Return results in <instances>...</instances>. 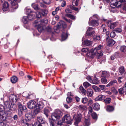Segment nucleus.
<instances>
[{
	"instance_id": "nucleus-1",
	"label": "nucleus",
	"mask_w": 126,
	"mask_h": 126,
	"mask_svg": "<svg viewBox=\"0 0 126 126\" xmlns=\"http://www.w3.org/2000/svg\"><path fill=\"white\" fill-rule=\"evenodd\" d=\"M101 47H102V46L100 45L94 49H92L91 51L87 54V55L89 58H92L96 55L97 58L99 60L98 61L100 63H101L102 61L103 62H105V58H101L103 55L102 52L101 50Z\"/></svg>"
},
{
	"instance_id": "nucleus-2",
	"label": "nucleus",
	"mask_w": 126,
	"mask_h": 126,
	"mask_svg": "<svg viewBox=\"0 0 126 126\" xmlns=\"http://www.w3.org/2000/svg\"><path fill=\"white\" fill-rule=\"evenodd\" d=\"M62 114V113L59 110H56L52 114L51 118L49 119L51 126H57L56 121L60 119Z\"/></svg>"
},
{
	"instance_id": "nucleus-3",
	"label": "nucleus",
	"mask_w": 126,
	"mask_h": 126,
	"mask_svg": "<svg viewBox=\"0 0 126 126\" xmlns=\"http://www.w3.org/2000/svg\"><path fill=\"white\" fill-rule=\"evenodd\" d=\"M6 107L0 105V121H4L6 119L5 112L7 111Z\"/></svg>"
},
{
	"instance_id": "nucleus-4",
	"label": "nucleus",
	"mask_w": 126,
	"mask_h": 126,
	"mask_svg": "<svg viewBox=\"0 0 126 126\" xmlns=\"http://www.w3.org/2000/svg\"><path fill=\"white\" fill-rule=\"evenodd\" d=\"M73 118L75 119V121L74 122L75 125L76 126H78V124L80 121L81 118V115L78 114L77 113H73Z\"/></svg>"
},
{
	"instance_id": "nucleus-5",
	"label": "nucleus",
	"mask_w": 126,
	"mask_h": 126,
	"mask_svg": "<svg viewBox=\"0 0 126 126\" xmlns=\"http://www.w3.org/2000/svg\"><path fill=\"white\" fill-rule=\"evenodd\" d=\"M110 5L111 7H114L117 6L118 8L121 7V3L117 0H112L110 3Z\"/></svg>"
},
{
	"instance_id": "nucleus-6",
	"label": "nucleus",
	"mask_w": 126,
	"mask_h": 126,
	"mask_svg": "<svg viewBox=\"0 0 126 126\" xmlns=\"http://www.w3.org/2000/svg\"><path fill=\"white\" fill-rule=\"evenodd\" d=\"M21 0H8L9 3H10L13 8L15 9L17 8L18 5L17 4V2H19Z\"/></svg>"
},
{
	"instance_id": "nucleus-7",
	"label": "nucleus",
	"mask_w": 126,
	"mask_h": 126,
	"mask_svg": "<svg viewBox=\"0 0 126 126\" xmlns=\"http://www.w3.org/2000/svg\"><path fill=\"white\" fill-rule=\"evenodd\" d=\"M63 120L64 122L68 124H71L72 122V120H71V117L70 115L66 114L65 115L63 118Z\"/></svg>"
},
{
	"instance_id": "nucleus-8",
	"label": "nucleus",
	"mask_w": 126,
	"mask_h": 126,
	"mask_svg": "<svg viewBox=\"0 0 126 126\" xmlns=\"http://www.w3.org/2000/svg\"><path fill=\"white\" fill-rule=\"evenodd\" d=\"M92 18L90 17L89 22V24L90 26H96L98 25L99 23L98 19L95 20L94 19L91 20Z\"/></svg>"
},
{
	"instance_id": "nucleus-9",
	"label": "nucleus",
	"mask_w": 126,
	"mask_h": 126,
	"mask_svg": "<svg viewBox=\"0 0 126 126\" xmlns=\"http://www.w3.org/2000/svg\"><path fill=\"white\" fill-rule=\"evenodd\" d=\"M44 22V20H41L40 23V22L39 21V23H41V24L38 25L37 29L39 32H41L46 28V26H44L43 23Z\"/></svg>"
},
{
	"instance_id": "nucleus-10",
	"label": "nucleus",
	"mask_w": 126,
	"mask_h": 126,
	"mask_svg": "<svg viewBox=\"0 0 126 126\" xmlns=\"http://www.w3.org/2000/svg\"><path fill=\"white\" fill-rule=\"evenodd\" d=\"M36 103L34 101L31 100L27 103L28 107L30 109H32L35 108L36 107Z\"/></svg>"
},
{
	"instance_id": "nucleus-11",
	"label": "nucleus",
	"mask_w": 126,
	"mask_h": 126,
	"mask_svg": "<svg viewBox=\"0 0 126 126\" xmlns=\"http://www.w3.org/2000/svg\"><path fill=\"white\" fill-rule=\"evenodd\" d=\"M107 24L109 27L111 29H113L116 27L117 24V23L116 22H111L110 21H108L107 22Z\"/></svg>"
},
{
	"instance_id": "nucleus-12",
	"label": "nucleus",
	"mask_w": 126,
	"mask_h": 126,
	"mask_svg": "<svg viewBox=\"0 0 126 126\" xmlns=\"http://www.w3.org/2000/svg\"><path fill=\"white\" fill-rule=\"evenodd\" d=\"M106 41L107 45L110 46L113 45L115 43V41L112 39H110L109 36L106 39Z\"/></svg>"
},
{
	"instance_id": "nucleus-13",
	"label": "nucleus",
	"mask_w": 126,
	"mask_h": 126,
	"mask_svg": "<svg viewBox=\"0 0 126 126\" xmlns=\"http://www.w3.org/2000/svg\"><path fill=\"white\" fill-rule=\"evenodd\" d=\"M33 13L34 14L36 15V17L37 18H40L42 16H44L45 14L44 12H37L36 13L35 12H33Z\"/></svg>"
},
{
	"instance_id": "nucleus-14",
	"label": "nucleus",
	"mask_w": 126,
	"mask_h": 126,
	"mask_svg": "<svg viewBox=\"0 0 126 126\" xmlns=\"http://www.w3.org/2000/svg\"><path fill=\"white\" fill-rule=\"evenodd\" d=\"M101 76L106 78H108L110 76V73L106 71H103L102 72Z\"/></svg>"
},
{
	"instance_id": "nucleus-15",
	"label": "nucleus",
	"mask_w": 126,
	"mask_h": 126,
	"mask_svg": "<svg viewBox=\"0 0 126 126\" xmlns=\"http://www.w3.org/2000/svg\"><path fill=\"white\" fill-rule=\"evenodd\" d=\"M18 111L21 113H22L23 110L26 109V107L24 106H22V105L20 103L18 104Z\"/></svg>"
},
{
	"instance_id": "nucleus-16",
	"label": "nucleus",
	"mask_w": 126,
	"mask_h": 126,
	"mask_svg": "<svg viewBox=\"0 0 126 126\" xmlns=\"http://www.w3.org/2000/svg\"><path fill=\"white\" fill-rule=\"evenodd\" d=\"M9 99L10 100H11L12 102H16L17 99L16 96L14 94H11L10 95L9 97Z\"/></svg>"
},
{
	"instance_id": "nucleus-17",
	"label": "nucleus",
	"mask_w": 126,
	"mask_h": 126,
	"mask_svg": "<svg viewBox=\"0 0 126 126\" xmlns=\"http://www.w3.org/2000/svg\"><path fill=\"white\" fill-rule=\"evenodd\" d=\"M37 120L41 124H45L46 123L45 119L41 117H37Z\"/></svg>"
},
{
	"instance_id": "nucleus-18",
	"label": "nucleus",
	"mask_w": 126,
	"mask_h": 126,
	"mask_svg": "<svg viewBox=\"0 0 126 126\" xmlns=\"http://www.w3.org/2000/svg\"><path fill=\"white\" fill-rule=\"evenodd\" d=\"M25 117L29 120H31L33 118V116L31 112H28L25 115Z\"/></svg>"
},
{
	"instance_id": "nucleus-19",
	"label": "nucleus",
	"mask_w": 126,
	"mask_h": 126,
	"mask_svg": "<svg viewBox=\"0 0 126 126\" xmlns=\"http://www.w3.org/2000/svg\"><path fill=\"white\" fill-rule=\"evenodd\" d=\"M44 105L42 101H40L38 102L37 105H36V107L37 108H39L42 109L44 107Z\"/></svg>"
},
{
	"instance_id": "nucleus-20",
	"label": "nucleus",
	"mask_w": 126,
	"mask_h": 126,
	"mask_svg": "<svg viewBox=\"0 0 126 126\" xmlns=\"http://www.w3.org/2000/svg\"><path fill=\"white\" fill-rule=\"evenodd\" d=\"M92 41L88 40H85L84 42H82V44L83 45L90 46H91Z\"/></svg>"
},
{
	"instance_id": "nucleus-21",
	"label": "nucleus",
	"mask_w": 126,
	"mask_h": 126,
	"mask_svg": "<svg viewBox=\"0 0 126 126\" xmlns=\"http://www.w3.org/2000/svg\"><path fill=\"white\" fill-rule=\"evenodd\" d=\"M8 3L7 2H5L3 4V7L2 8L3 10L5 11L8 10Z\"/></svg>"
},
{
	"instance_id": "nucleus-22",
	"label": "nucleus",
	"mask_w": 126,
	"mask_h": 126,
	"mask_svg": "<svg viewBox=\"0 0 126 126\" xmlns=\"http://www.w3.org/2000/svg\"><path fill=\"white\" fill-rule=\"evenodd\" d=\"M93 91L92 89H88L87 91V95L88 97H91L93 95Z\"/></svg>"
},
{
	"instance_id": "nucleus-23",
	"label": "nucleus",
	"mask_w": 126,
	"mask_h": 126,
	"mask_svg": "<svg viewBox=\"0 0 126 126\" xmlns=\"http://www.w3.org/2000/svg\"><path fill=\"white\" fill-rule=\"evenodd\" d=\"M119 72L120 73V75H122L123 74H125L126 72L125 71L124 67L123 66H121L119 68Z\"/></svg>"
},
{
	"instance_id": "nucleus-24",
	"label": "nucleus",
	"mask_w": 126,
	"mask_h": 126,
	"mask_svg": "<svg viewBox=\"0 0 126 126\" xmlns=\"http://www.w3.org/2000/svg\"><path fill=\"white\" fill-rule=\"evenodd\" d=\"M94 109L95 110H98L100 109V106L98 103H96L93 104V106Z\"/></svg>"
},
{
	"instance_id": "nucleus-25",
	"label": "nucleus",
	"mask_w": 126,
	"mask_h": 126,
	"mask_svg": "<svg viewBox=\"0 0 126 126\" xmlns=\"http://www.w3.org/2000/svg\"><path fill=\"white\" fill-rule=\"evenodd\" d=\"M121 5H122V9L123 11L126 12V0H122L121 1Z\"/></svg>"
},
{
	"instance_id": "nucleus-26",
	"label": "nucleus",
	"mask_w": 126,
	"mask_h": 126,
	"mask_svg": "<svg viewBox=\"0 0 126 126\" xmlns=\"http://www.w3.org/2000/svg\"><path fill=\"white\" fill-rule=\"evenodd\" d=\"M118 92L120 94H122L124 92L126 94V89L125 87L119 89Z\"/></svg>"
},
{
	"instance_id": "nucleus-27",
	"label": "nucleus",
	"mask_w": 126,
	"mask_h": 126,
	"mask_svg": "<svg viewBox=\"0 0 126 126\" xmlns=\"http://www.w3.org/2000/svg\"><path fill=\"white\" fill-rule=\"evenodd\" d=\"M105 98V96L102 95H98L96 98V100H98L102 101Z\"/></svg>"
},
{
	"instance_id": "nucleus-28",
	"label": "nucleus",
	"mask_w": 126,
	"mask_h": 126,
	"mask_svg": "<svg viewBox=\"0 0 126 126\" xmlns=\"http://www.w3.org/2000/svg\"><path fill=\"white\" fill-rule=\"evenodd\" d=\"M17 80V78L16 76H13L11 78V81L13 83H16Z\"/></svg>"
},
{
	"instance_id": "nucleus-29",
	"label": "nucleus",
	"mask_w": 126,
	"mask_h": 126,
	"mask_svg": "<svg viewBox=\"0 0 126 126\" xmlns=\"http://www.w3.org/2000/svg\"><path fill=\"white\" fill-rule=\"evenodd\" d=\"M16 108V105L15 104H11L10 107V110L12 111H15Z\"/></svg>"
},
{
	"instance_id": "nucleus-30",
	"label": "nucleus",
	"mask_w": 126,
	"mask_h": 126,
	"mask_svg": "<svg viewBox=\"0 0 126 126\" xmlns=\"http://www.w3.org/2000/svg\"><path fill=\"white\" fill-rule=\"evenodd\" d=\"M28 16V18L29 20H31L33 19L35 17V14H31L30 15H28L27 16Z\"/></svg>"
},
{
	"instance_id": "nucleus-31",
	"label": "nucleus",
	"mask_w": 126,
	"mask_h": 126,
	"mask_svg": "<svg viewBox=\"0 0 126 126\" xmlns=\"http://www.w3.org/2000/svg\"><path fill=\"white\" fill-rule=\"evenodd\" d=\"M22 21L23 23L26 24L27 23L28 21V16H24L22 19Z\"/></svg>"
},
{
	"instance_id": "nucleus-32",
	"label": "nucleus",
	"mask_w": 126,
	"mask_h": 126,
	"mask_svg": "<svg viewBox=\"0 0 126 126\" xmlns=\"http://www.w3.org/2000/svg\"><path fill=\"white\" fill-rule=\"evenodd\" d=\"M65 16L68 17L70 18L71 19L75 20L76 19V17L73 15L70 14H66Z\"/></svg>"
},
{
	"instance_id": "nucleus-33",
	"label": "nucleus",
	"mask_w": 126,
	"mask_h": 126,
	"mask_svg": "<svg viewBox=\"0 0 126 126\" xmlns=\"http://www.w3.org/2000/svg\"><path fill=\"white\" fill-rule=\"evenodd\" d=\"M99 82V80H98L97 78L95 77L94 79L93 80L92 83L94 84H98Z\"/></svg>"
},
{
	"instance_id": "nucleus-34",
	"label": "nucleus",
	"mask_w": 126,
	"mask_h": 126,
	"mask_svg": "<svg viewBox=\"0 0 126 126\" xmlns=\"http://www.w3.org/2000/svg\"><path fill=\"white\" fill-rule=\"evenodd\" d=\"M67 34L63 32L62 34V40H65L67 38Z\"/></svg>"
},
{
	"instance_id": "nucleus-35",
	"label": "nucleus",
	"mask_w": 126,
	"mask_h": 126,
	"mask_svg": "<svg viewBox=\"0 0 126 126\" xmlns=\"http://www.w3.org/2000/svg\"><path fill=\"white\" fill-rule=\"evenodd\" d=\"M92 88L95 92H99L101 91L99 88L95 85L93 86Z\"/></svg>"
},
{
	"instance_id": "nucleus-36",
	"label": "nucleus",
	"mask_w": 126,
	"mask_h": 126,
	"mask_svg": "<svg viewBox=\"0 0 126 126\" xmlns=\"http://www.w3.org/2000/svg\"><path fill=\"white\" fill-rule=\"evenodd\" d=\"M116 82L117 81L116 80L112 81L106 85V86L108 87L111 86L113 85L114 83H116Z\"/></svg>"
},
{
	"instance_id": "nucleus-37",
	"label": "nucleus",
	"mask_w": 126,
	"mask_h": 126,
	"mask_svg": "<svg viewBox=\"0 0 126 126\" xmlns=\"http://www.w3.org/2000/svg\"><path fill=\"white\" fill-rule=\"evenodd\" d=\"M93 38L95 41H98L100 39L101 37L99 35H97L94 36Z\"/></svg>"
},
{
	"instance_id": "nucleus-38",
	"label": "nucleus",
	"mask_w": 126,
	"mask_h": 126,
	"mask_svg": "<svg viewBox=\"0 0 126 126\" xmlns=\"http://www.w3.org/2000/svg\"><path fill=\"white\" fill-rule=\"evenodd\" d=\"M92 118L94 120H96L97 118V116L95 112H94L92 114Z\"/></svg>"
},
{
	"instance_id": "nucleus-39",
	"label": "nucleus",
	"mask_w": 126,
	"mask_h": 126,
	"mask_svg": "<svg viewBox=\"0 0 126 126\" xmlns=\"http://www.w3.org/2000/svg\"><path fill=\"white\" fill-rule=\"evenodd\" d=\"M79 0H74L72 3V5L74 6H77L78 5Z\"/></svg>"
},
{
	"instance_id": "nucleus-40",
	"label": "nucleus",
	"mask_w": 126,
	"mask_h": 126,
	"mask_svg": "<svg viewBox=\"0 0 126 126\" xmlns=\"http://www.w3.org/2000/svg\"><path fill=\"white\" fill-rule=\"evenodd\" d=\"M49 112V111L48 109L45 108V109L44 110V113L47 117H48V114Z\"/></svg>"
},
{
	"instance_id": "nucleus-41",
	"label": "nucleus",
	"mask_w": 126,
	"mask_h": 126,
	"mask_svg": "<svg viewBox=\"0 0 126 126\" xmlns=\"http://www.w3.org/2000/svg\"><path fill=\"white\" fill-rule=\"evenodd\" d=\"M113 108L112 106H108L107 107V110L109 111H111L113 110Z\"/></svg>"
},
{
	"instance_id": "nucleus-42",
	"label": "nucleus",
	"mask_w": 126,
	"mask_h": 126,
	"mask_svg": "<svg viewBox=\"0 0 126 126\" xmlns=\"http://www.w3.org/2000/svg\"><path fill=\"white\" fill-rule=\"evenodd\" d=\"M79 89L82 93L85 95L86 94V90H85L84 88L82 86H80Z\"/></svg>"
},
{
	"instance_id": "nucleus-43",
	"label": "nucleus",
	"mask_w": 126,
	"mask_h": 126,
	"mask_svg": "<svg viewBox=\"0 0 126 126\" xmlns=\"http://www.w3.org/2000/svg\"><path fill=\"white\" fill-rule=\"evenodd\" d=\"M120 50L122 52H126V47L125 46H121L120 48Z\"/></svg>"
},
{
	"instance_id": "nucleus-44",
	"label": "nucleus",
	"mask_w": 126,
	"mask_h": 126,
	"mask_svg": "<svg viewBox=\"0 0 126 126\" xmlns=\"http://www.w3.org/2000/svg\"><path fill=\"white\" fill-rule=\"evenodd\" d=\"M104 101L106 103L109 104L111 101V99L110 98H106L104 100Z\"/></svg>"
},
{
	"instance_id": "nucleus-45",
	"label": "nucleus",
	"mask_w": 126,
	"mask_h": 126,
	"mask_svg": "<svg viewBox=\"0 0 126 126\" xmlns=\"http://www.w3.org/2000/svg\"><path fill=\"white\" fill-rule=\"evenodd\" d=\"M32 6L35 9L39 10V9L38 5L37 4H35L34 3H32Z\"/></svg>"
},
{
	"instance_id": "nucleus-46",
	"label": "nucleus",
	"mask_w": 126,
	"mask_h": 126,
	"mask_svg": "<svg viewBox=\"0 0 126 126\" xmlns=\"http://www.w3.org/2000/svg\"><path fill=\"white\" fill-rule=\"evenodd\" d=\"M83 86L85 88H87L91 86V84L87 82H84L83 84Z\"/></svg>"
},
{
	"instance_id": "nucleus-47",
	"label": "nucleus",
	"mask_w": 126,
	"mask_h": 126,
	"mask_svg": "<svg viewBox=\"0 0 126 126\" xmlns=\"http://www.w3.org/2000/svg\"><path fill=\"white\" fill-rule=\"evenodd\" d=\"M106 78H102L101 79V82L103 83L106 84L107 82V80Z\"/></svg>"
},
{
	"instance_id": "nucleus-48",
	"label": "nucleus",
	"mask_w": 126,
	"mask_h": 126,
	"mask_svg": "<svg viewBox=\"0 0 126 126\" xmlns=\"http://www.w3.org/2000/svg\"><path fill=\"white\" fill-rule=\"evenodd\" d=\"M94 32V31H93L90 32H86V34L88 36H91L93 35Z\"/></svg>"
},
{
	"instance_id": "nucleus-49",
	"label": "nucleus",
	"mask_w": 126,
	"mask_h": 126,
	"mask_svg": "<svg viewBox=\"0 0 126 126\" xmlns=\"http://www.w3.org/2000/svg\"><path fill=\"white\" fill-rule=\"evenodd\" d=\"M90 121L88 120H86L84 123V125L85 126H88L90 125Z\"/></svg>"
},
{
	"instance_id": "nucleus-50",
	"label": "nucleus",
	"mask_w": 126,
	"mask_h": 126,
	"mask_svg": "<svg viewBox=\"0 0 126 126\" xmlns=\"http://www.w3.org/2000/svg\"><path fill=\"white\" fill-rule=\"evenodd\" d=\"M64 122V120H63V119L62 120H60L57 123H56L57 126V125L60 126L62 125L63 123Z\"/></svg>"
},
{
	"instance_id": "nucleus-51",
	"label": "nucleus",
	"mask_w": 126,
	"mask_h": 126,
	"mask_svg": "<svg viewBox=\"0 0 126 126\" xmlns=\"http://www.w3.org/2000/svg\"><path fill=\"white\" fill-rule=\"evenodd\" d=\"M81 101L83 103L85 104L88 101V99L86 97H84L82 98Z\"/></svg>"
},
{
	"instance_id": "nucleus-52",
	"label": "nucleus",
	"mask_w": 126,
	"mask_h": 126,
	"mask_svg": "<svg viewBox=\"0 0 126 126\" xmlns=\"http://www.w3.org/2000/svg\"><path fill=\"white\" fill-rule=\"evenodd\" d=\"M33 12H32L30 9H28L26 11V13L28 14V15H30L31 14H34Z\"/></svg>"
},
{
	"instance_id": "nucleus-53",
	"label": "nucleus",
	"mask_w": 126,
	"mask_h": 126,
	"mask_svg": "<svg viewBox=\"0 0 126 126\" xmlns=\"http://www.w3.org/2000/svg\"><path fill=\"white\" fill-rule=\"evenodd\" d=\"M111 91L114 94H117L118 92L117 90L114 87H113L111 88Z\"/></svg>"
},
{
	"instance_id": "nucleus-54",
	"label": "nucleus",
	"mask_w": 126,
	"mask_h": 126,
	"mask_svg": "<svg viewBox=\"0 0 126 126\" xmlns=\"http://www.w3.org/2000/svg\"><path fill=\"white\" fill-rule=\"evenodd\" d=\"M34 108L35 109V110L34 111V112L36 114H37L39 113V112L40 111V110H41V109H40L39 108H37L36 107Z\"/></svg>"
},
{
	"instance_id": "nucleus-55",
	"label": "nucleus",
	"mask_w": 126,
	"mask_h": 126,
	"mask_svg": "<svg viewBox=\"0 0 126 126\" xmlns=\"http://www.w3.org/2000/svg\"><path fill=\"white\" fill-rule=\"evenodd\" d=\"M79 109L82 110H84L85 109V107L83 105H80L79 106Z\"/></svg>"
},
{
	"instance_id": "nucleus-56",
	"label": "nucleus",
	"mask_w": 126,
	"mask_h": 126,
	"mask_svg": "<svg viewBox=\"0 0 126 126\" xmlns=\"http://www.w3.org/2000/svg\"><path fill=\"white\" fill-rule=\"evenodd\" d=\"M86 79L90 83H92V82L93 80L92 79V78L90 76H87L86 77Z\"/></svg>"
},
{
	"instance_id": "nucleus-57",
	"label": "nucleus",
	"mask_w": 126,
	"mask_h": 126,
	"mask_svg": "<svg viewBox=\"0 0 126 126\" xmlns=\"http://www.w3.org/2000/svg\"><path fill=\"white\" fill-rule=\"evenodd\" d=\"M114 31L116 32L120 33L122 32V30L121 28H117L115 29Z\"/></svg>"
},
{
	"instance_id": "nucleus-58",
	"label": "nucleus",
	"mask_w": 126,
	"mask_h": 126,
	"mask_svg": "<svg viewBox=\"0 0 126 126\" xmlns=\"http://www.w3.org/2000/svg\"><path fill=\"white\" fill-rule=\"evenodd\" d=\"M34 126H42L41 124L39 122H37L34 124Z\"/></svg>"
},
{
	"instance_id": "nucleus-59",
	"label": "nucleus",
	"mask_w": 126,
	"mask_h": 126,
	"mask_svg": "<svg viewBox=\"0 0 126 126\" xmlns=\"http://www.w3.org/2000/svg\"><path fill=\"white\" fill-rule=\"evenodd\" d=\"M72 101L71 98L69 97H67L66 98V101L68 103H70Z\"/></svg>"
},
{
	"instance_id": "nucleus-60",
	"label": "nucleus",
	"mask_w": 126,
	"mask_h": 126,
	"mask_svg": "<svg viewBox=\"0 0 126 126\" xmlns=\"http://www.w3.org/2000/svg\"><path fill=\"white\" fill-rule=\"evenodd\" d=\"M89 51L87 48H83L81 49V51L83 52L86 53Z\"/></svg>"
},
{
	"instance_id": "nucleus-61",
	"label": "nucleus",
	"mask_w": 126,
	"mask_h": 126,
	"mask_svg": "<svg viewBox=\"0 0 126 126\" xmlns=\"http://www.w3.org/2000/svg\"><path fill=\"white\" fill-rule=\"evenodd\" d=\"M111 37L113 38L115 36V32H111L110 34Z\"/></svg>"
},
{
	"instance_id": "nucleus-62",
	"label": "nucleus",
	"mask_w": 126,
	"mask_h": 126,
	"mask_svg": "<svg viewBox=\"0 0 126 126\" xmlns=\"http://www.w3.org/2000/svg\"><path fill=\"white\" fill-rule=\"evenodd\" d=\"M99 87H100V89L102 90H104L106 88V86L104 85H99Z\"/></svg>"
},
{
	"instance_id": "nucleus-63",
	"label": "nucleus",
	"mask_w": 126,
	"mask_h": 126,
	"mask_svg": "<svg viewBox=\"0 0 126 126\" xmlns=\"http://www.w3.org/2000/svg\"><path fill=\"white\" fill-rule=\"evenodd\" d=\"M91 17L92 18V19L93 18V19H95L96 18L98 20V16L96 14L93 15V17Z\"/></svg>"
},
{
	"instance_id": "nucleus-64",
	"label": "nucleus",
	"mask_w": 126,
	"mask_h": 126,
	"mask_svg": "<svg viewBox=\"0 0 126 126\" xmlns=\"http://www.w3.org/2000/svg\"><path fill=\"white\" fill-rule=\"evenodd\" d=\"M65 12L67 13H71L72 11L71 9L69 8L65 10Z\"/></svg>"
}]
</instances>
